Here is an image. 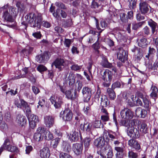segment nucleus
I'll return each mask as SVG.
<instances>
[{"label": "nucleus", "instance_id": "1", "mask_svg": "<svg viewBox=\"0 0 158 158\" xmlns=\"http://www.w3.org/2000/svg\"><path fill=\"white\" fill-rule=\"evenodd\" d=\"M25 21L28 23L32 27H37L39 28L40 27L42 18L41 16L37 15L33 13H30L25 17Z\"/></svg>", "mask_w": 158, "mask_h": 158}, {"label": "nucleus", "instance_id": "2", "mask_svg": "<svg viewBox=\"0 0 158 158\" xmlns=\"http://www.w3.org/2000/svg\"><path fill=\"white\" fill-rule=\"evenodd\" d=\"M80 128L89 135H92V132L94 130L92 124L88 122L85 123L84 124H81Z\"/></svg>", "mask_w": 158, "mask_h": 158}, {"label": "nucleus", "instance_id": "3", "mask_svg": "<svg viewBox=\"0 0 158 158\" xmlns=\"http://www.w3.org/2000/svg\"><path fill=\"white\" fill-rule=\"evenodd\" d=\"M120 115L122 119L125 120L123 123L125 121H127V120L131 119L133 116L132 112L127 108H125L122 110L120 112Z\"/></svg>", "mask_w": 158, "mask_h": 158}, {"label": "nucleus", "instance_id": "4", "mask_svg": "<svg viewBox=\"0 0 158 158\" xmlns=\"http://www.w3.org/2000/svg\"><path fill=\"white\" fill-rule=\"evenodd\" d=\"M68 61L67 60H64L63 59H57L52 64V66H55L56 68L59 70H61L62 67H63L67 65Z\"/></svg>", "mask_w": 158, "mask_h": 158}, {"label": "nucleus", "instance_id": "5", "mask_svg": "<svg viewBox=\"0 0 158 158\" xmlns=\"http://www.w3.org/2000/svg\"><path fill=\"white\" fill-rule=\"evenodd\" d=\"M50 99L56 108L57 109L61 107L63 103L61 98H58L56 95H53L50 97Z\"/></svg>", "mask_w": 158, "mask_h": 158}, {"label": "nucleus", "instance_id": "6", "mask_svg": "<svg viewBox=\"0 0 158 158\" xmlns=\"http://www.w3.org/2000/svg\"><path fill=\"white\" fill-rule=\"evenodd\" d=\"M50 54L45 51L43 53L37 56L36 57V60L39 63H44L46 62L49 59Z\"/></svg>", "mask_w": 158, "mask_h": 158}, {"label": "nucleus", "instance_id": "7", "mask_svg": "<svg viewBox=\"0 0 158 158\" xmlns=\"http://www.w3.org/2000/svg\"><path fill=\"white\" fill-rule=\"evenodd\" d=\"M151 8L146 1H141L139 4V10L142 14L145 15L148 13Z\"/></svg>", "mask_w": 158, "mask_h": 158}, {"label": "nucleus", "instance_id": "8", "mask_svg": "<svg viewBox=\"0 0 158 158\" xmlns=\"http://www.w3.org/2000/svg\"><path fill=\"white\" fill-rule=\"evenodd\" d=\"M60 117L65 121H70L72 118L73 113L70 109H66L62 112H61Z\"/></svg>", "mask_w": 158, "mask_h": 158}, {"label": "nucleus", "instance_id": "9", "mask_svg": "<svg viewBox=\"0 0 158 158\" xmlns=\"http://www.w3.org/2000/svg\"><path fill=\"white\" fill-rule=\"evenodd\" d=\"M28 118L30 127L32 129H34L39 122L38 117L34 114H31Z\"/></svg>", "mask_w": 158, "mask_h": 158}, {"label": "nucleus", "instance_id": "10", "mask_svg": "<svg viewBox=\"0 0 158 158\" xmlns=\"http://www.w3.org/2000/svg\"><path fill=\"white\" fill-rule=\"evenodd\" d=\"M123 125L127 127V131L128 135L131 137H135L137 132L134 131V127H131L130 124L125 121L123 123Z\"/></svg>", "mask_w": 158, "mask_h": 158}, {"label": "nucleus", "instance_id": "11", "mask_svg": "<svg viewBox=\"0 0 158 158\" xmlns=\"http://www.w3.org/2000/svg\"><path fill=\"white\" fill-rule=\"evenodd\" d=\"M117 56L119 60L123 62L127 59V52L122 48L119 49V52L117 53Z\"/></svg>", "mask_w": 158, "mask_h": 158}, {"label": "nucleus", "instance_id": "12", "mask_svg": "<svg viewBox=\"0 0 158 158\" xmlns=\"http://www.w3.org/2000/svg\"><path fill=\"white\" fill-rule=\"evenodd\" d=\"M23 71L24 72L25 75H23L22 77H25L29 79L32 82L34 83L35 81V79L32 74L31 71H29L28 68H25L23 69Z\"/></svg>", "mask_w": 158, "mask_h": 158}, {"label": "nucleus", "instance_id": "13", "mask_svg": "<svg viewBox=\"0 0 158 158\" xmlns=\"http://www.w3.org/2000/svg\"><path fill=\"white\" fill-rule=\"evenodd\" d=\"M54 122V118L52 116L46 115L44 117V123L48 127L50 128L52 127Z\"/></svg>", "mask_w": 158, "mask_h": 158}, {"label": "nucleus", "instance_id": "14", "mask_svg": "<svg viewBox=\"0 0 158 158\" xmlns=\"http://www.w3.org/2000/svg\"><path fill=\"white\" fill-rule=\"evenodd\" d=\"M83 149V145L80 143H76L73 144V150L75 153L79 155L81 153Z\"/></svg>", "mask_w": 158, "mask_h": 158}, {"label": "nucleus", "instance_id": "15", "mask_svg": "<svg viewBox=\"0 0 158 158\" xmlns=\"http://www.w3.org/2000/svg\"><path fill=\"white\" fill-rule=\"evenodd\" d=\"M113 74L111 71L108 69L106 70L102 76V79L105 82H110L112 78Z\"/></svg>", "mask_w": 158, "mask_h": 158}, {"label": "nucleus", "instance_id": "16", "mask_svg": "<svg viewBox=\"0 0 158 158\" xmlns=\"http://www.w3.org/2000/svg\"><path fill=\"white\" fill-rule=\"evenodd\" d=\"M82 93L84 98H85L87 101L89 100L91 96V89L86 87H83Z\"/></svg>", "mask_w": 158, "mask_h": 158}, {"label": "nucleus", "instance_id": "17", "mask_svg": "<svg viewBox=\"0 0 158 158\" xmlns=\"http://www.w3.org/2000/svg\"><path fill=\"white\" fill-rule=\"evenodd\" d=\"M40 156L41 158H49L50 155V151L48 148H44L40 151Z\"/></svg>", "mask_w": 158, "mask_h": 158}, {"label": "nucleus", "instance_id": "18", "mask_svg": "<svg viewBox=\"0 0 158 158\" xmlns=\"http://www.w3.org/2000/svg\"><path fill=\"white\" fill-rule=\"evenodd\" d=\"M114 150L117 152L115 154L116 158H123L124 151V147L123 145L121 146L115 147Z\"/></svg>", "mask_w": 158, "mask_h": 158}, {"label": "nucleus", "instance_id": "19", "mask_svg": "<svg viewBox=\"0 0 158 158\" xmlns=\"http://www.w3.org/2000/svg\"><path fill=\"white\" fill-rule=\"evenodd\" d=\"M16 121L17 123L22 126L26 123L27 119L25 116L19 114L17 116Z\"/></svg>", "mask_w": 158, "mask_h": 158}, {"label": "nucleus", "instance_id": "20", "mask_svg": "<svg viewBox=\"0 0 158 158\" xmlns=\"http://www.w3.org/2000/svg\"><path fill=\"white\" fill-rule=\"evenodd\" d=\"M79 133L78 131L75 130H73L70 133L69 139L72 141L75 142L77 141L79 138Z\"/></svg>", "mask_w": 158, "mask_h": 158}, {"label": "nucleus", "instance_id": "21", "mask_svg": "<svg viewBox=\"0 0 158 158\" xmlns=\"http://www.w3.org/2000/svg\"><path fill=\"white\" fill-rule=\"evenodd\" d=\"M76 91H75L74 95H73L72 94L71 91L70 90H66L65 93L64 94L65 95V97L68 99L71 100H74L77 98Z\"/></svg>", "mask_w": 158, "mask_h": 158}, {"label": "nucleus", "instance_id": "22", "mask_svg": "<svg viewBox=\"0 0 158 158\" xmlns=\"http://www.w3.org/2000/svg\"><path fill=\"white\" fill-rule=\"evenodd\" d=\"M102 137H99L95 139L94 142V145L102 148L104 146L105 144V141L104 140H102Z\"/></svg>", "mask_w": 158, "mask_h": 158}, {"label": "nucleus", "instance_id": "23", "mask_svg": "<svg viewBox=\"0 0 158 158\" xmlns=\"http://www.w3.org/2000/svg\"><path fill=\"white\" fill-rule=\"evenodd\" d=\"M109 103L107 97L105 95H102L101 98V105L102 107L107 106Z\"/></svg>", "mask_w": 158, "mask_h": 158}, {"label": "nucleus", "instance_id": "24", "mask_svg": "<svg viewBox=\"0 0 158 158\" xmlns=\"http://www.w3.org/2000/svg\"><path fill=\"white\" fill-rule=\"evenodd\" d=\"M3 16L4 19L8 21L13 22L14 21L12 15L9 13L7 10L4 11Z\"/></svg>", "mask_w": 158, "mask_h": 158}, {"label": "nucleus", "instance_id": "25", "mask_svg": "<svg viewBox=\"0 0 158 158\" xmlns=\"http://www.w3.org/2000/svg\"><path fill=\"white\" fill-rule=\"evenodd\" d=\"M28 103L24 100L21 99L20 102L17 105V107L22 109L25 112V110L27 107L28 106Z\"/></svg>", "mask_w": 158, "mask_h": 158}, {"label": "nucleus", "instance_id": "26", "mask_svg": "<svg viewBox=\"0 0 158 158\" xmlns=\"http://www.w3.org/2000/svg\"><path fill=\"white\" fill-rule=\"evenodd\" d=\"M152 92L150 94V96L152 98L155 100L157 97L158 90L155 86H152L151 87Z\"/></svg>", "mask_w": 158, "mask_h": 158}, {"label": "nucleus", "instance_id": "27", "mask_svg": "<svg viewBox=\"0 0 158 158\" xmlns=\"http://www.w3.org/2000/svg\"><path fill=\"white\" fill-rule=\"evenodd\" d=\"M44 135L40 134L35 133L34 135V140L36 142H40L43 140Z\"/></svg>", "mask_w": 158, "mask_h": 158}, {"label": "nucleus", "instance_id": "28", "mask_svg": "<svg viewBox=\"0 0 158 158\" xmlns=\"http://www.w3.org/2000/svg\"><path fill=\"white\" fill-rule=\"evenodd\" d=\"M62 148L63 151L65 152H69L71 150L70 145L66 141H63Z\"/></svg>", "mask_w": 158, "mask_h": 158}, {"label": "nucleus", "instance_id": "29", "mask_svg": "<svg viewBox=\"0 0 158 158\" xmlns=\"http://www.w3.org/2000/svg\"><path fill=\"white\" fill-rule=\"evenodd\" d=\"M45 139L47 140H50L52 139L54 137L53 134L48 131H46L44 135Z\"/></svg>", "mask_w": 158, "mask_h": 158}, {"label": "nucleus", "instance_id": "30", "mask_svg": "<svg viewBox=\"0 0 158 158\" xmlns=\"http://www.w3.org/2000/svg\"><path fill=\"white\" fill-rule=\"evenodd\" d=\"M138 44L139 46L142 48L146 47L147 45V40L144 38H142L137 41Z\"/></svg>", "mask_w": 158, "mask_h": 158}, {"label": "nucleus", "instance_id": "31", "mask_svg": "<svg viewBox=\"0 0 158 158\" xmlns=\"http://www.w3.org/2000/svg\"><path fill=\"white\" fill-rule=\"evenodd\" d=\"M107 92L111 99L114 100L115 98L116 97L115 94L113 89L108 88L107 89Z\"/></svg>", "mask_w": 158, "mask_h": 158}, {"label": "nucleus", "instance_id": "32", "mask_svg": "<svg viewBox=\"0 0 158 158\" xmlns=\"http://www.w3.org/2000/svg\"><path fill=\"white\" fill-rule=\"evenodd\" d=\"M148 25L152 28V33L154 34L156 31L157 27V24L152 20L148 21Z\"/></svg>", "mask_w": 158, "mask_h": 158}, {"label": "nucleus", "instance_id": "33", "mask_svg": "<svg viewBox=\"0 0 158 158\" xmlns=\"http://www.w3.org/2000/svg\"><path fill=\"white\" fill-rule=\"evenodd\" d=\"M60 140V138H56L52 140L51 142V145L53 148H56Z\"/></svg>", "mask_w": 158, "mask_h": 158}, {"label": "nucleus", "instance_id": "34", "mask_svg": "<svg viewBox=\"0 0 158 158\" xmlns=\"http://www.w3.org/2000/svg\"><path fill=\"white\" fill-rule=\"evenodd\" d=\"M108 135L111 140L118 139V136L116 133L113 132H110L108 133Z\"/></svg>", "mask_w": 158, "mask_h": 158}, {"label": "nucleus", "instance_id": "35", "mask_svg": "<svg viewBox=\"0 0 158 158\" xmlns=\"http://www.w3.org/2000/svg\"><path fill=\"white\" fill-rule=\"evenodd\" d=\"M147 127L146 124L144 122L142 123L140 129V131L143 133H146L147 132Z\"/></svg>", "mask_w": 158, "mask_h": 158}, {"label": "nucleus", "instance_id": "36", "mask_svg": "<svg viewBox=\"0 0 158 158\" xmlns=\"http://www.w3.org/2000/svg\"><path fill=\"white\" fill-rule=\"evenodd\" d=\"M91 139L90 138H86L84 140V146L85 150H87L90 145L91 141Z\"/></svg>", "mask_w": 158, "mask_h": 158}, {"label": "nucleus", "instance_id": "37", "mask_svg": "<svg viewBox=\"0 0 158 158\" xmlns=\"http://www.w3.org/2000/svg\"><path fill=\"white\" fill-rule=\"evenodd\" d=\"M101 65L104 67L110 68L112 67V64L108 62V60L102 61L101 63Z\"/></svg>", "mask_w": 158, "mask_h": 158}, {"label": "nucleus", "instance_id": "38", "mask_svg": "<svg viewBox=\"0 0 158 158\" xmlns=\"http://www.w3.org/2000/svg\"><path fill=\"white\" fill-rule=\"evenodd\" d=\"M92 124L93 127L94 129L95 128L100 127L101 122V121L98 120H96L93 122H91Z\"/></svg>", "mask_w": 158, "mask_h": 158}, {"label": "nucleus", "instance_id": "39", "mask_svg": "<svg viewBox=\"0 0 158 158\" xmlns=\"http://www.w3.org/2000/svg\"><path fill=\"white\" fill-rule=\"evenodd\" d=\"M115 11V9L113 7H110V9L107 10L111 17H113V16H115L116 14Z\"/></svg>", "mask_w": 158, "mask_h": 158}, {"label": "nucleus", "instance_id": "40", "mask_svg": "<svg viewBox=\"0 0 158 158\" xmlns=\"http://www.w3.org/2000/svg\"><path fill=\"white\" fill-rule=\"evenodd\" d=\"M120 17L121 20L124 23H126L127 21L128 18L126 16L125 13H120Z\"/></svg>", "mask_w": 158, "mask_h": 158}, {"label": "nucleus", "instance_id": "41", "mask_svg": "<svg viewBox=\"0 0 158 158\" xmlns=\"http://www.w3.org/2000/svg\"><path fill=\"white\" fill-rule=\"evenodd\" d=\"M143 23L144 22H139L137 23H132V28L134 30H136L139 27H141Z\"/></svg>", "mask_w": 158, "mask_h": 158}, {"label": "nucleus", "instance_id": "42", "mask_svg": "<svg viewBox=\"0 0 158 158\" xmlns=\"http://www.w3.org/2000/svg\"><path fill=\"white\" fill-rule=\"evenodd\" d=\"M46 131L45 128L42 126L39 127L37 129V133L41 134L43 135Z\"/></svg>", "mask_w": 158, "mask_h": 158}, {"label": "nucleus", "instance_id": "43", "mask_svg": "<svg viewBox=\"0 0 158 158\" xmlns=\"http://www.w3.org/2000/svg\"><path fill=\"white\" fill-rule=\"evenodd\" d=\"M60 158H72V156L67 153L61 152L60 154Z\"/></svg>", "mask_w": 158, "mask_h": 158}, {"label": "nucleus", "instance_id": "44", "mask_svg": "<svg viewBox=\"0 0 158 158\" xmlns=\"http://www.w3.org/2000/svg\"><path fill=\"white\" fill-rule=\"evenodd\" d=\"M138 121L136 119H133L130 120L128 121V120L126 121V122L129 123V124H130L131 127H134L136 126L137 123Z\"/></svg>", "mask_w": 158, "mask_h": 158}, {"label": "nucleus", "instance_id": "45", "mask_svg": "<svg viewBox=\"0 0 158 158\" xmlns=\"http://www.w3.org/2000/svg\"><path fill=\"white\" fill-rule=\"evenodd\" d=\"M143 101L144 103V107L147 109L148 111H149V102L148 98L143 100Z\"/></svg>", "mask_w": 158, "mask_h": 158}, {"label": "nucleus", "instance_id": "46", "mask_svg": "<svg viewBox=\"0 0 158 158\" xmlns=\"http://www.w3.org/2000/svg\"><path fill=\"white\" fill-rule=\"evenodd\" d=\"M137 154L132 151H129L128 153V157L129 158H137Z\"/></svg>", "mask_w": 158, "mask_h": 158}, {"label": "nucleus", "instance_id": "47", "mask_svg": "<svg viewBox=\"0 0 158 158\" xmlns=\"http://www.w3.org/2000/svg\"><path fill=\"white\" fill-rule=\"evenodd\" d=\"M82 66H79L77 64H74L72 66L71 69L72 70L77 71L81 69L82 68Z\"/></svg>", "mask_w": 158, "mask_h": 158}, {"label": "nucleus", "instance_id": "48", "mask_svg": "<svg viewBox=\"0 0 158 158\" xmlns=\"http://www.w3.org/2000/svg\"><path fill=\"white\" fill-rule=\"evenodd\" d=\"M37 69L38 71L40 73L46 71L47 68L44 66L42 65H40L37 68Z\"/></svg>", "mask_w": 158, "mask_h": 158}, {"label": "nucleus", "instance_id": "49", "mask_svg": "<svg viewBox=\"0 0 158 158\" xmlns=\"http://www.w3.org/2000/svg\"><path fill=\"white\" fill-rule=\"evenodd\" d=\"M55 5L58 7L63 9H66V7L62 3L60 2H57L55 3Z\"/></svg>", "mask_w": 158, "mask_h": 158}, {"label": "nucleus", "instance_id": "50", "mask_svg": "<svg viewBox=\"0 0 158 158\" xmlns=\"http://www.w3.org/2000/svg\"><path fill=\"white\" fill-rule=\"evenodd\" d=\"M84 113L87 115L90 114V107L89 106H85L83 109Z\"/></svg>", "mask_w": 158, "mask_h": 158}, {"label": "nucleus", "instance_id": "51", "mask_svg": "<svg viewBox=\"0 0 158 158\" xmlns=\"http://www.w3.org/2000/svg\"><path fill=\"white\" fill-rule=\"evenodd\" d=\"M32 35L34 37L37 39H40L42 36L40 31L33 33Z\"/></svg>", "mask_w": 158, "mask_h": 158}, {"label": "nucleus", "instance_id": "52", "mask_svg": "<svg viewBox=\"0 0 158 158\" xmlns=\"http://www.w3.org/2000/svg\"><path fill=\"white\" fill-rule=\"evenodd\" d=\"M99 4L95 0H93L92 2L91 7L92 8H97L99 6Z\"/></svg>", "mask_w": 158, "mask_h": 158}, {"label": "nucleus", "instance_id": "53", "mask_svg": "<svg viewBox=\"0 0 158 158\" xmlns=\"http://www.w3.org/2000/svg\"><path fill=\"white\" fill-rule=\"evenodd\" d=\"M149 111H148L147 110H146L144 109H141V114L140 117L142 118H145L147 114V113Z\"/></svg>", "mask_w": 158, "mask_h": 158}, {"label": "nucleus", "instance_id": "54", "mask_svg": "<svg viewBox=\"0 0 158 158\" xmlns=\"http://www.w3.org/2000/svg\"><path fill=\"white\" fill-rule=\"evenodd\" d=\"M101 119L103 122L108 121L109 119V114L102 115L101 116Z\"/></svg>", "mask_w": 158, "mask_h": 158}, {"label": "nucleus", "instance_id": "55", "mask_svg": "<svg viewBox=\"0 0 158 158\" xmlns=\"http://www.w3.org/2000/svg\"><path fill=\"white\" fill-rule=\"evenodd\" d=\"M138 96L139 98H142L143 100L148 98V97L145 93L142 94L141 93H139L138 94Z\"/></svg>", "mask_w": 158, "mask_h": 158}, {"label": "nucleus", "instance_id": "56", "mask_svg": "<svg viewBox=\"0 0 158 158\" xmlns=\"http://www.w3.org/2000/svg\"><path fill=\"white\" fill-rule=\"evenodd\" d=\"M99 39V37H98V40L95 44H94L92 46L93 48L96 50L97 51V52H98V49L99 48V44L98 43V41Z\"/></svg>", "mask_w": 158, "mask_h": 158}, {"label": "nucleus", "instance_id": "57", "mask_svg": "<svg viewBox=\"0 0 158 158\" xmlns=\"http://www.w3.org/2000/svg\"><path fill=\"white\" fill-rule=\"evenodd\" d=\"M107 158H112L113 155V150L111 148H110L107 154Z\"/></svg>", "mask_w": 158, "mask_h": 158}, {"label": "nucleus", "instance_id": "58", "mask_svg": "<svg viewBox=\"0 0 158 158\" xmlns=\"http://www.w3.org/2000/svg\"><path fill=\"white\" fill-rule=\"evenodd\" d=\"M141 108L140 107L137 108L135 111V114L137 116L140 117L141 114Z\"/></svg>", "mask_w": 158, "mask_h": 158}, {"label": "nucleus", "instance_id": "59", "mask_svg": "<svg viewBox=\"0 0 158 158\" xmlns=\"http://www.w3.org/2000/svg\"><path fill=\"white\" fill-rule=\"evenodd\" d=\"M136 150H139L140 149V147L139 144L138 143V142L136 141L135 142V144L133 145V146L132 147Z\"/></svg>", "mask_w": 158, "mask_h": 158}, {"label": "nucleus", "instance_id": "60", "mask_svg": "<svg viewBox=\"0 0 158 158\" xmlns=\"http://www.w3.org/2000/svg\"><path fill=\"white\" fill-rule=\"evenodd\" d=\"M136 19L140 21L144 19V16L141 15L140 13H138L136 15Z\"/></svg>", "mask_w": 158, "mask_h": 158}, {"label": "nucleus", "instance_id": "61", "mask_svg": "<svg viewBox=\"0 0 158 158\" xmlns=\"http://www.w3.org/2000/svg\"><path fill=\"white\" fill-rule=\"evenodd\" d=\"M101 91L100 90L98 89L97 90V92L95 95V98L96 100L98 101L99 98L100 97Z\"/></svg>", "mask_w": 158, "mask_h": 158}, {"label": "nucleus", "instance_id": "62", "mask_svg": "<svg viewBox=\"0 0 158 158\" xmlns=\"http://www.w3.org/2000/svg\"><path fill=\"white\" fill-rule=\"evenodd\" d=\"M25 111H26V115L27 117H28L30 116V114H31V109L29 105L27 107V108H26V109L25 110Z\"/></svg>", "mask_w": 158, "mask_h": 158}, {"label": "nucleus", "instance_id": "63", "mask_svg": "<svg viewBox=\"0 0 158 158\" xmlns=\"http://www.w3.org/2000/svg\"><path fill=\"white\" fill-rule=\"evenodd\" d=\"M71 40L69 39H65L64 44L66 47H69L71 44Z\"/></svg>", "mask_w": 158, "mask_h": 158}, {"label": "nucleus", "instance_id": "64", "mask_svg": "<svg viewBox=\"0 0 158 158\" xmlns=\"http://www.w3.org/2000/svg\"><path fill=\"white\" fill-rule=\"evenodd\" d=\"M120 86V84L118 82H114L112 85V89H114L116 88H119Z\"/></svg>", "mask_w": 158, "mask_h": 158}]
</instances>
